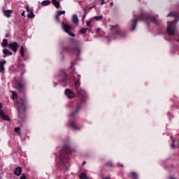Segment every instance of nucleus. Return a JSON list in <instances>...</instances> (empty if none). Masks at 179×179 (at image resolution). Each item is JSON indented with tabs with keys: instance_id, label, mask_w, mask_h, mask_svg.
I'll return each mask as SVG.
<instances>
[{
	"instance_id": "f257e3e1",
	"label": "nucleus",
	"mask_w": 179,
	"mask_h": 179,
	"mask_svg": "<svg viewBox=\"0 0 179 179\" xmlns=\"http://www.w3.org/2000/svg\"><path fill=\"white\" fill-rule=\"evenodd\" d=\"M70 78H71L66 75L65 71H61L55 76L53 86L54 87H57V80L61 85L66 86L68 83L73 82V79H74V89L77 92L80 102L76 105V109L69 114V122L67 125L69 128H71L73 131H80L82 127H80V124L78 122L76 114L79 113L82 105L86 104L87 93L85 90L80 87V75L78 74L75 70H73L72 75Z\"/></svg>"
},
{
	"instance_id": "f03ea898",
	"label": "nucleus",
	"mask_w": 179,
	"mask_h": 179,
	"mask_svg": "<svg viewBox=\"0 0 179 179\" xmlns=\"http://www.w3.org/2000/svg\"><path fill=\"white\" fill-rule=\"evenodd\" d=\"M57 150H59V152L56 159L57 163L62 167L63 171L66 173L69 170V155H72L75 149L71 148V145H65L62 149L57 148Z\"/></svg>"
},
{
	"instance_id": "7ed1b4c3",
	"label": "nucleus",
	"mask_w": 179,
	"mask_h": 179,
	"mask_svg": "<svg viewBox=\"0 0 179 179\" xmlns=\"http://www.w3.org/2000/svg\"><path fill=\"white\" fill-rule=\"evenodd\" d=\"M139 20H150L155 23L157 26H160V22L156 18V17L148 13H141L140 15H134V18L129 23V26L131 31H134L136 29V24Z\"/></svg>"
},
{
	"instance_id": "20e7f679",
	"label": "nucleus",
	"mask_w": 179,
	"mask_h": 179,
	"mask_svg": "<svg viewBox=\"0 0 179 179\" xmlns=\"http://www.w3.org/2000/svg\"><path fill=\"white\" fill-rule=\"evenodd\" d=\"M108 27L110 29V34L104 37V41H106L107 44L110 43V40H122L127 37V34L120 29L118 25H108Z\"/></svg>"
},
{
	"instance_id": "39448f33",
	"label": "nucleus",
	"mask_w": 179,
	"mask_h": 179,
	"mask_svg": "<svg viewBox=\"0 0 179 179\" xmlns=\"http://www.w3.org/2000/svg\"><path fill=\"white\" fill-rule=\"evenodd\" d=\"M175 17V20L173 21H168V26L166 29V32L169 36H174L176 33H177V28L176 27V24H177V22H178V19H177V16H178V14L174 12H171L169 14H168V17Z\"/></svg>"
},
{
	"instance_id": "423d86ee",
	"label": "nucleus",
	"mask_w": 179,
	"mask_h": 179,
	"mask_svg": "<svg viewBox=\"0 0 179 179\" xmlns=\"http://www.w3.org/2000/svg\"><path fill=\"white\" fill-rule=\"evenodd\" d=\"M81 49L80 47L77 46L74 48H71L69 46H65L62 48V52H61L62 55V58L64 59V52H69V54H71V55H73V57H76V58H78V57H79V55H80V52H81Z\"/></svg>"
},
{
	"instance_id": "0eeeda50",
	"label": "nucleus",
	"mask_w": 179,
	"mask_h": 179,
	"mask_svg": "<svg viewBox=\"0 0 179 179\" xmlns=\"http://www.w3.org/2000/svg\"><path fill=\"white\" fill-rule=\"evenodd\" d=\"M62 28L64 31H65V33H67V34H69V36H71V37H75V33L73 32L72 25L68 24L65 22H62Z\"/></svg>"
},
{
	"instance_id": "6e6552de",
	"label": "nucleus",
	"mask_w": 179,
	"mask_h": 179,
	"mask_svg": "<svg viewBox=\"0 0 179 179\" xmlns=\"http://www.w3.org/2000/svg\"><path fill=\"white\" fill-rule=\"evenodd\" d=\"M64 94L67 99H69L70 100H72V99H75V97H76V93H75L74 91L71 89H66L64 90Z\"/></svg>"
},
{
	"instance_id": "1a4fd4ad",
	"label": "nucleus",
	"mask_w": 179,
	"mask_h": 179,
	"mask_svg": "<svg viewBox=\"0 0 179 179\" xmlns=\"http://www.w3.org/2000/svg\"><path fill=\"white\" fill-rule=\"evenodd\" d=\"M15 106L17 107L18 115H20V110H23V111H26V103L24 101H22L20 104L17 102L15 103Z\"/></svg>"
},
{
	"instance_id": "9d476101",
	"label": "nucleus",
	"mask_w": 179,
	"mask_h": 179,
	"mask_svg": "<svg viewBox=\"0 0 179 179\" xmlns=\"http://www.w3.org/2000/svg\"><path fill=\"white\" fill-rule=\"evenodd\" d=\"M8 48L12 50L13 52H17V49L19 48V43L17 42H11L8 43Z\"/></svg>"
},
{
	"instance_id": "9b49d317",
	"label": "nucleus",
	"mask_w": 179,
	"mask_h": 179,
	"mask_svg": "<svg viewBox=\"0 0 179 179\" xmlns=\"http://www.w3.org/2000/svg\"><path fill=\"white\" fill-rule=\"evenodd\" d=\"M0 117L2 120H4V121H10L9 116H8V115H5V113L2 110H0Z\"/></svg>"
},
{
	"instance_id": "f8f14e48",
	"label": "nucleus",
	"mask_w": 179,
	"mask_h": 179,
	"mask_svg": "<svg viewBox=\"0 0 179 179\" xmlns=\"http://www.w3.org/2000/svg\"><path fill=\"white\" fill-rule=\"evenodd\" d=\"M6 60L0 61V73H5V65Z\"/></svg>"
},
{
	"instance_id": "ddd939ff",
	"label": "nucleus",
	"mask_w": 179,
	"mask_h": 179,
	"mask_svg": "<svg viewBox=\"0 0 179 179\" xmlns=\"http://www.w3.org/2000/svg\"><path fill=\"white\" fill-rule=\"evenodd\" d=\"M18 69L21 71V76H23V75L26 73V69L24 64H20L18 66Z\"/></svg>"
},
{
	"instance_id": "4468645a",
	"label": "nucleus",
	"mask_w": 179,
	"mask_h": 179,
	"mask_svg": "<svg viewBox=\"0 0 179 179\" xmlns=\"http://www.w3.org/2000/svg\"><path fill=\"white\" fill-rule=\"evenodd\" d=\"M14 174L15 176H17V177H19V176L22 174V167L18 166L15 168V169L14 170Z\"/></svg>"
},
{
	"instance_id": "2eb2a0df",
	"label": "nucleus",
	"mask_w": 179,
	"mask_h": 179,
	"mask_svg": "<svg viewBox=\"0 0 179 179\" xmlns=\"http://www.w3.org/2000/svg\"><path fill=\"white\" fill-rule=\"evenodd\" d=\"M61 15H65V10H58L57 11V14L56 15V20H57L58 22H61V20H59V16H61Z\"/></svg>"
},
{
	"instance_id": "dca6fc26",
	"label": "nucleus",
	"mask_w": 179,
	"mask_h": 179,
	"mask_svg": "<svg viewBox=\"0 0 179 179\" xmlns=\"http://www.w3.org/2000/svg\"><path fill=\"white\" fill-rule=\"evenodd\" d=\"M3 53L4 54L3 58H6V57H9L10 55H12L13 52H10L8 49H3Z\"/></svg>"
},
{
	"instance_id": "f3484780",
	"label": "nucleus",
	"mask_w": 179,
	"mask_h": 179,
	"mask_svg": "<svg viewBox=\"0 0 179 179\" xmlns=\"http://www.w3.org/2000/svg\"><path fill=\"white\" fill-rule=\"evenodd\" d=\"M24 86H26V82H24V81H22V82L18 83V87H17L18 90H20V92H22V90H23Z\"/></svg>"
},
{
	"instance_id": "a211bd4d",
	"label": "nucleus",
	"mask_w": 179,
	"mask_h": 179,
	"mask_svg": "<svg viewBox=\"0 0 179 179\" xmlns=\"http://www.w3.org/2000/svg\"><path fill=\"white\" fill-rule=\"evenodd\" d=\"M72 21H73V23H76V24L79 23V19L78 18V15L76 14L73 15Z\"/></svg>"
},
{
	"instance_id": "6ab92c4d",
	"label": "nucleus",
	"mask_w": 179,
	"mask_h": 179,
	"mask_svg": "<svg viewBox=\"0 0 179 179\" xmlns=\"http://www.w3.org/2000/svg\"><path fill=\"white\" fill-rule=\"evenodd\" d=\"M3 13L5 16H6V17H9L10 15L13 13V11L12 10H4Z\"/></svg>"
},
{
	"instance_id": "aec40b11",
	"label": "nucleus",
	"mask_w": 179,
	"mask_h": 179,
	"mask_svg": "<svg viewBox=\"0 0 179 179\" xmlns=\"http://www.w3.org/2000/svg\"><path fill=\"white\" fill-rule=\"evenodd\" d=\"M50 3H51V1L49 0H44L41 2V5H43V6H47L50 5Z\"/></svg>"
},
{
	"instance_id": "412c9836",
	"label": "nucleus",
	"mask_w": 179,
	"mask_h": 179,
	"mask_svg": "<svg viewBox=\"0 0 179 179\" xmlns=\"http://www.w3.org/2000/svg\"><path fill=\"white\" fill-rule=\"evenodd\" d=\"M92 19H94V20L99 21L103 20V15H96L94 16Z\"/></svg>"
},
{
	"instance_id": "4be33fe9",
	"label": "nucleus",
	"mask_w": 179,
	"mask_h": 179,
	"mask_svg": "<svg viewBox=\"0 0 179 179\" xmlns=\"http://www.w3.org/2000/svg\"><path fill=\"white\" fill-rule=\"evenodd\" d=\"M20 54L22 58H24V48L23 46L20 48Z\"/></svg>"
},
{
	"instance_id": "5701e85b",
	"label": "nucleus",
	"mask_w": 179,
	"mask_h": 179,
	"mask_svg": "<svg viewBox=\"0 0 179 179\" xmlns=\"http://www.w3.org/2000/svg\"><path fill=\"white\" fill-rule=\"evenodd\" d=\"M130 177L132 179H138V174L135 172H131L130 173Z\"/></svg>"
},
{
	"instance_id": "b1692460",
	"label": "nucleus",
	"mask_w": 179,
	"mask_h": 179,
	"mask_svg": "<svg viewBox=\"0 0 179 179\" xmlns=\"http://www.w3.org/2000/svg\"><path fill=\"white\" fill-rule=\"evenodd\" d=\"M52 3L55 5V8L58 9L59 8V3L57 0H52Z\"/></svg>"
},
{
	"instance_id": "393cba45",
	"label": "nucleus",
	"mask_w": 179,
	"mask_h": 179,
	"mask_svg": "<svg viewBox=\"0 0 179 179\" xmlns=\"http://www.w3.org/2000/svg\"><path fill=\"white\" fill-rule=\"evenodd\" d=\"M27 17L29 19H32V17H34V13H33V11L29 10V12L27 14Z\"/></svg>"
},
{
	"instance_id": "a878e982",
	"label": "nucleus",
	"mask_w": 179,
	"mask_h": 179,
	"mask_svg": "<svg viewBox=\"0 0 179 179\" xmlns=\"http://www.w3.org/2000/svg\"><path fill=\"white\" fill-rule=\"evenodd\" d=\"M8 45V39H3L1 42V46L5 48V47H7Z\"/></svg>"
},
{
	"instance_id": "bb28decb",
	"label": "nucleus",
	"mask_w": 179,
	"mask_h": 179,
	"mask_svg": "<svg viewBox=\"0 0 179 179\" xmlns=\"http://www.w3.org/2000/svg\"><path fill=\"white\" fill-rule=\"evenodd\" d=\"M79 177L80 179H89V178H87V175H86L85 173H81Z\"/></svg>"
},
{
	"instance_id": "cd10ccee",
	"label": "nucleus",
	"mask_w": 179,
	"mask_h": 179,
	"mask_svg": "<svg viewBox=\"0 0 179 179\" xmlns=\"http://www.w3.org/2000/svg\"><path fill=\"white\" fill-rule=\"evenodd\" d=\"M15 132H17L19 136H22V134L20 133V127H15L14 129Z\"/></svg>"
},
{
	"instance_id": "c85d7f7f",
	"label": "nucleus",
	"mask_w": 179,
	"mask_h": 179,
	"mask_svg": "<svg viewBox=\"0 0 179 179\" xmlns=\"http://www.w3.org/2000/svg\"><path fill=\"white\" fill-rule=\"evenodd\" d=\"M87 28H81L80 33H81V34H86V31H87Z\"/></svg>"
},
{
	"instance_id": "c756f323",
	"label": "nucleus",
	"mask_w": 179,
	"mask_h": 179,
	"mask_svg": "<svg viewBox=\"0 0 179 179\" xmlns=\"http://www.w3.org/2000/svg\"><path fill=\"white\" fill-rule=\"evenodd\" d=\"M84 10V15L83 16V20H85V18L86 17V16H87V11L86 10L85 8H83Z\"/></svg>"
},
{
	"instance_id": "7c9ffc66",
	"label": "nucleus",
	"mask_w": 179,
	"mask_h": 179,
	"mask_svg": "<svg viewBox=\"0 0 179 179\" xmlns=\"http://www.w3.org/2000/svg\"><path fill=\"white\" fill-rule=\"evenodd\" d=\"M13 93V99L15 100L17 98V94H16L15 92H12Z\"/></svg>"
},
{
	"instance_id": "2f4dec72",
	"label": "nucleus",
	"mask_w": 179,
	"mask_h": 179,
	"mask_svg": "<svg viewBox=\"0 0 179 179\" xmlns=\"http://www.w3.org/2000/svg\"><path fill=\"white\" fill-rule=\"evenodd\" d=\"M73 65H76V62H71V69H73Z\"/></svg>"
},
{
	"instance_id": "473e14b6",
	"label": "nucleus",
	"mask_w": 179,
	"mask_h": 179,
	"mask_svg": "<svg viewBox=\"0 0 179 179\" xmlns=\"http://www.w3.org/2000/svg\"><path fill=\"white\" fill-rule=\"evenodd\" d=\"M20 179H26V175H24V173H22Z\"/></svg>"
},
{
	"instance_id": "72a5a7b5",
	"label": "nucleus",
	"mask_w": 179,
	"mask_h": 179,
	"mask_svg": "<svg viewBox=\"0 0 179 179\" xmlns=\"http://www.w3.org/2000/svg\"><path fill=\"white\" fill-rule=\"evenodd\" d=\"M90 23H92V20L87 21L86 22L87 26H90Z\"/></svg>"
},
{
	"instance_id": "f704fd0d",
	"label": "nucleus",
	"mask_w": 179,
	"mask_h": 179,
	"mask_svg": "<svg viewBox=\"0 0 179 179\" xmlns=\"http://www.w3.org/2000/svg\"><path fill=\"white\" fill-rule=\"evenodd\" d=\"M171 146L172 149H173V148L176 147V145H174V140H173V143H171Z\"/></svg>"
},
{
	"instance_id": "c9c22d12",
	"label": "nucleus",
	"mask_w": 179,
	"mask_h": 179,
	"mask_svg": "<svg viewBox=\"0 0 179 179\" xmlns=\"http://www.w3.org/2000/svg\"><path fill=\"white\" fill-rule=\"evenodd\" d=\"M101 1V5H104L106 3V1L104 0H100Z\"/></svg>"
},
{
	"instance_id": "e433bc0d",
	"label": "nucleus",
	"mask_w": 179,
	"mask_h": 179,
	"mask_svg": "<svg viewBox=\"0 0 179 179\" xmlns=\"http://www.w3.org/2000/svg\"><path fill=\"white\" fill-rule=\"evenodd\" d=\"M107 166H110V167H112L113 163H111V162H108V163H107Z\"/></svg>"
},
{
	"instance_id": "4c0bfd02",
	"label": "nucleus",
	"mask_w": 179,
	"mask_h": 179,
	"mask_svg": "<svg viewBox=\"0 0 179 179\" xmlns=\"http://www.w3.org/2000/svg\"><path fill=\"white\" fill-rule=\"evenodd\" d=\"M167 115H168V117H169V120H171V117H170V115H171V113H167Z\"/></svg>"
},
{
	"instance_id": "58836bf2",
	"label": "nucleus",
	"mask_w": 179,
	"mask_h": 179,
	"mask_svg": "<svg viewBox=\"0 0 179 179\" xmlns=\"http://www.w3.org/2000/svg\"><path fill=\"white\" fill-rule=\"evenodd\" d=\"M99 31H100V28H98V29H96V33L97 34H99Z\"/></svg>"
},
{
	"instance_id": "ea45409f",
	"label": "nucleus",
	"mask_w": 179,
	"mask_h": 179,
	"mask_svg": "<svg viewBox=\"0 0 179 179\" xmlns=\"http://www.w3.org/2000/svg\"><path fill=\"white\" fill-rule=\"evenodd\" d=\"M30 10H31L30 8L29 7H27V12L29 13V12H30Z\"/></svg>"
},
{
	"instance_id": "a19ab883",
	"label": "nucleus",
	"mask_w": 179,
	"mask_h": 179,
	"mask_svg": "<svg viewBox=\"0 0 179 179\" xmlns=\"http://www.w3.org/2000/svg\"><path fill=\"white\" fill-rule=\"evenodd\" d=\"M22 15L24 16V11L22 13Z\"/></svg>"
},
{
	"instance_id": "79ce46f5",
	"label": "nucleus",
	"mask_w": 179,
	"mask_h": 179,
	"mask_svg": "<svg viewBox=\"0 0 179 179\" xmlns=\"http://www.w3.org/2000/svg\"><path fill=\"white\" fill-rule=\"evenodd\" d=\"M159 34H163V31H159Z\"/></svg>"
},
{
	"instance_id": "37998d69",
	"label": "nucleus",
	"mask_w": 179,
	"mask_h": 179,
	"mask_svg": "<svg viewBox=\"0 0 179 179\" xmlns=\"http://www.w3.org/2000/svg\"><path fill=\"white\" fill-rule=\"evenodd\" d=\"M110 5H111V6H113L114 5V3H110Z\"/></svg>"
},
{
	"instance_id": "c03bdc74",
	"label": "nucleus",
	"mask_w": 179,
	"mask_h": 179,
	"mask_svg": "<svg viewBox=\"0 0 179 179\" xmlns=\"http://www.w3.org/2000/svg\"><path fill=\"white\" fill-rule=\"evenodd\" d=\"M0 108H2V103H0Z\"/></svg>"
},
{
	"instance_id": "a18cd8bd",
	"label": "nucleus",
	"mask_w": 179,
	"mask_h": 179,
	"mask_svg": "<svg viewBox=\"0 0 179 179\" xmlns=\"http://www.w3.org/2000/svg\"><path fill=\"white\" fill-rule=\"evenodd\" d=\"M103 179H110V178H103Z\"/></svg>"
},
{
	"instance_id": "49530a36",
	"label": "nucleus",
	"mask_w": 179,
	"mask_h": 179,
	"mask_svg": "<svg viewBox=\"0 0 179 179\" xmlns=\"http://www.w3.org/2000/svg\"><path fill=\"white\" fill-rule=\"evenodd\" d=\"M91 9H93V7H90V10Z\"/></svg>"
},
{
	"instance_id": "de8ad7c7",
	"label": "nucleus",
	"mask_w": 179,
	"mask_h": 179,
	"mask_svg": "<svg viewBox=\"0 0 179 179\" xmlns=\"http://www.w3.org/2000/svg\"><path fill=\"white\" fill-rule=\"evenodd\" d=\"M97 37H99V36H94V38H97Z\"/></svg>"
},
{
	"instance_id": "09e8293b",
	"label": "nucleus",
	"mask_w": 179,
	"mask_h": 179,
	"mask_svg": "<svg viewBox=\"0 0 179 179\" xmlns=\"http://www.w3.org/2000/svg\"><path fill=\"white\" fill-rule=\"evenodd\" d=\"M24 61H27V58H24Z\"/></svg>"
},
{
	"instance_id": "8fccbe9b",
	"label": "nucleus",
	"mask_w": 179,
	"mask_h": 179,
	"mask_svg": "<svg viewBox=\"0 0 179 179\" xmlns=\"http://www.w3.org/2000/svg\"><path fill=\"white\" fill-rule=\"evenodd\" d=\"M85 164H86V162H84V163L83 164V166H85Z\"/></svg>"
},
{
	"instance_id": "3c124183",
	"label": "nucleus",
	"mask_w": 179,
	"mask_h": 179,
	"mask_svg": "<svg viewBox=\"0 0 179 179\" xmlns=\"http://www.w3.org/2000/svg\"><path fill=\"white\" fill-rule=\"evenodd\" d=\"M121 166H122V167H124V165L121 164Z\"/></svg>"
},
{
	"instance_id": "603ef678",
	"label": "nucleus",
	"mask_w": 179,
	"mask_h": 179,
	"mask_svg": "<svg viewBox=\"0 0 179 179\" xmlns=\"http://www.w3.org/2000/svg\"><path fill=\"white\" fill-rule=\"evenodd\" d=\"M6 37H8V34H6Z\"/></svg>"
}]
</instances>
